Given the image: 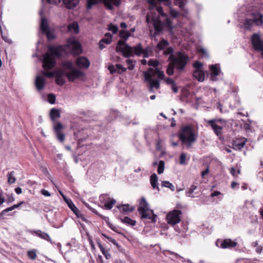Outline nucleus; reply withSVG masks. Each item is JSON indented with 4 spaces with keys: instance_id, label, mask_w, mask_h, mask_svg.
I'll use <instances>...</instances> for the list:
<instances>
[{
    "instance_id": "obj_61",
    "label": "nucleus",
    "mask_w": 263,
    "mask_h": 263,
    "mask_svg": "<svg viewBox=\"0 0 263 263\" xmlns=\"http://www.w3.org/2000/svg\"><path fill=\"white\" fill-rule=\"evenodd\" d=\"M199 51L203 54V55L206 58L209 57V54L205 49L201 47L199 49Z\"/></svg>"
},
{
    "instance_id": "obj_46",
    "label": "nucleus",
    "mask_w": 263,
    "mask_h": 263,
    "mask_svg": "<svg viewBox=\"0 0 263 263\" xmlns=\"http://www.w3.org/2000/svg\"><path fill=\"white\" fill-rule=\"evenodd\" d=\"M14 172L13 171H11V172L9 173L7 175L8 177V181L9 183L12 184L15 182L16 179L14 177Z\"/></svg>"
},
{
    "instance_id": "obj_24",
    "label": "nucleus",
    "mask_w": 263,
    "mask_h": 263,
    "mask_svg": "<svg viewBox=\"0 0 263 263\" xmlns=\"http://www.w3.org/2000/svg\"><path fill=\"white\" fill-rule=\"evenodd\" d=\"M61 194L63 196L64 200L67 204L68 207L71 209V210L73 212V213L76 215H78L79 214V210L74 204L72 200L70 199L67 198L61 192H60Z\"/></svg>"
},
{
    "instance_id": "obj_59",
    "label": "nucleus",
    "mask_w": 263,
    "mask_h": 263,
    "mask_svg": "<svg viewBox=\"0 0 263 263\" xmlns=\"http://www.w3.org/2000/svg\"><path fill=\"white\" fill-rule=\"evenodd\" d=\"M42 73L46 77L48 78H52L54 76V72H49L43 71Z\"/></svg>"
},
{
    "instance_id": "obj_8",
    "label": "nucleus",
    "mask_w": 263,
    "mask_h": 263,
    "mask_svg": "<svg viewBox=\"0 0 263 263\" xmlns=\"http://www.w3.org/2000/svg\"><path fill=\"white\" fill-rule=\"evenodd\" d=\"M67 44H66V49H70L71 53L73 55H77L82 52V47L80 43L74 37H70L67 40Z\"/></svg>"
},
{
    "instance_id": "obj_19",
    "label": "nucleus",
    "mask_w": 263,
    "mask_h": 263,
    "mask_svg": "<svg viewBox=\"0 0 263 263\" xmlns=\"http://www.w3.org/2000/svg\"><path fill=\"white\" fill-rule=\"evenodd\" d=\"M29 232L32 235H34L44 240L50 242L51 243H53L49 235L44 232L41 230H30Z\"/></svg>"
},
{
    "instance_id": "obj_6",
    "label": "nucleus",
    "mask_w": 263,
    "mask_h": 263,
    "mask_svg": "<svg viewBox=\"0 0 263 263\" xmlns=\"http://www.w3.org/2000/svg\"><path fill=\"white\" fill-rule=\"evenodd\" d=\"M211 127L214 134L219 138L222 135V130L226 125V121L221 118H215L206 121Z\"/></svg>"
},
{
    "instance_id": "obj_22",
    "label": "nucleus",
    "mask_w": 263,
    "mask_h": 263,
    "mask_svg": "<svg viewBox=\"0 0 263 263\" xmlns=\"http://www.w3.org/2000/svg\"><path fill=\"white\" fill-rule=\"evenodd\" d=\"M253 23L257 26H261L263 24V15L259 12H254L252 13Z\"/></svg>"
},
{
    "instance_id": "obj_50",
    "label": "nucleus",
    "mask_w": 263,
    "mask_h": 263,
    "mask_svg": "<svg viewBox=\"0 0 263 263\" xmlns=\"http://www.w3.org/2000/svg\"><path fill=\"white\" fill-rule=\"evenodd\" d=\"M127 64L128 65V67L127 68L129 70H132L134 69L135 68V62L134 61H133V60H131V59H128L126 60V61Z\"/></svg>"
},
{
    "instance_id": "obj_26",
    "label": "nucleus",
    "mask_w": 263,
    "mask_h": 263,
    "mask_svg": "<svg viewBox=\"0 0 263 263\" xmlns=\"http://www.w3.org/2000/svg\"><path fill=\"white\" fill-rule=\"evenodd\" d=\"M198 183L197 182H194L193 184H192L191 187L188 189L187 191L185 192V195L187 197H190L192 198H194L195 197L193 195V193L197 194L198 192H195V190L197 189Z\"/></svg>"
},
{
    "instance_id": "obj_16",
    "label": "nucleus",
    "mask_w": 263,
    "mask_h": 263,
    "mask_svg": "<svg viewBox=\"0 0 263 263\" xmlns=\"http://www.w3.org/2000/svg\"><path fill=\"white\" fill-rule=\"evenodd\" d=\"M209 69L211 71L210 79L213 81H217V76L221 73V70L219 65L215 64L211 65L209 66Z\"/></svg>"
},
{
    "instance_id": "obj_3",
    "label": "nucleus",
    "mask_w": 263,
    "mask_h": 263,
    "mask_svg": "<svg viewBox=\"0 0 263 263\" xmlns=\"http://www.w3.org/2000/svg\"><path fill=\"white\" fill-rule=\"evenodd\" d=\"M198 135L195 134L193 127L190 125L183 126L181 130L179 138L183 144L189 148L196 141Z\"/></svg>"
},
{
    "instance_id": "obj_21",
    "label": "nucleus",
    "mask_w": 263,
    "mask_h": 263,
    "mask_svg": "<svg viewBox=\"0 0 263 263\" xmlns=\"http://www.w3.org/2000/svg\"><path fill=\"white\" fill-rule=\"evenodd\" d=\"M247 141V139L245 138L236 139L233 143V148L237 150H240L244 147Z\"/></svg>"
},
{
    "instance_id": "obj_53",
    "label": "nucleus",
    "mask_w": 263,
    "mask_h": 263,
    "mask_svg": "<svg viewBox=\"0 0 263 263\" xmlns=\"http://www.w3.org/2000/svg\"><path fill=\"white\" fill-rule=\"evenodd\" d=\"M202 64L197 61H195L193 64V67L195 68V70H201V68H202Z\"/></svg>"
},
{
    "instance_id": "obj_9",
    "label": "nucleus",
    "mask_w": 263,
    "mask_h": 263,
    "mask_svg": "<svg viewBox=\"0 0 263 263\" xmlns=\"http://www.w3.org/2000/svg\"><path fill=\"white\" fill-rule=\"evenodd\" d=\"M124 40H120L118 41L116 47V51L122 53L124 57L129 58L133 57V48L128 44L125 43Z\"/></svg>"
},
{
    "instance_id": "obj_49",
    "label": "nucleus",
    "mask_w": 263,
    "mask_h": 263,
    "mask_svg": "<svg viewBox=\"0 0 263 263\" xmlns=\"http://www.w3.org/2000/svg\"><path fill=\"white\" fill-rule=\"evenodd\" d=\"M99 200L101 203H104L105 204L109 200V197L107 194H102L99 197Z\"/></svg>"
},
{
    "instance_id": "obj_31",
    "label": "nucleus",
    "mask_w": 263,
    "mask_h": 263,
    "mask_svg": "<svg viewBox=\"0 0 263 263\" xmlns=\"http://www.w3.org/2000/svg\"><path fill=\"white\" fill-rule=\"evenodd\" d=\"M170 45V43L168 41L162 39L157 44L156 46V48L159 50H164L167 47H168Z\"/></svg>"
},
{
    "instance_id": "obj_20",
    "label": "nucleus",
    "mask_w": 263,
    "mask_h": 263,
    "mask_svg": "<svg viewBox=\"0 0 263 263\" xmlns=\"http://www.w3.org/2000/svg\"><path fill=\"white\" fill-rule=\"evenodd\" d=\"M108 70L111 74L116 73H121L125 72L126 71V68L123 67V66L120 64H117L115 65L109 66Z\"/></svg>"
},
{
    "instance_id": "obj_4",
    "label": "nucleus",
    "mask_w": 263,
    "mask_h": 263,
    "mask_svg": "<svg viewBox=\"0 0 263 263\" xmlns=\"http://www.w3.org/2000/svg\"><path fill=\"white\" fill-rule=\"evenodd\" d=\"M138 211L142 219H148L150 222H156L157 215L154 214L153 210L149 209L148 204L144 197L141 199Z\"/></svg>"
},
{
    "instance_id": "obj_10",
    "label": "nucleus",
    "mask_w": 263,
    "mask_h": 263,
    "mask_svg": "<svg viewBox=\"0 0 263 263\" xmlns=\"http://www.w3.org/2000/svg\"><path fill=\"white\" fill-rule=\"evenodd\" d=\"M181 211L178 210H174L169 212L166 215V220L168 224L174 226L181 221Z\"/></svg>"
},
{
    "instance_id": "obj_29",
    "label": "nucleus",
    "mask_w": 263,
    "mask_h": 263,
    "mask_svg": "<svg viewBox=\"0 0 263 263\" xmlns=\"http://www.w3.org/2000/svg\"><path fill=\"white\" fill-rule=\"evenodd\" d=\"M97 244H98V246L101 252L103 254V255L106 258V259H110L111 257V255L109 253V250H105V248L101 243L100 240L97 241Z\"/></svg>"
},
{
    "instance_id": "obj_2",
    "label": "nucleus",
    "mask_w": 263,
    "mask_h": 263,
    "mask_svg": "<svg viewBox=\"0 0 263 263\" xmlns=\"http://www.w3.org/2000/svg\"><path fill=\"white\" fill-rule=\"evenodd\" d=\"M48 50L50 52L44 54L42 61L43 67L45 70L51 69L56 65L54 57L60 58L67 54L66 45L50 46Z\"/></svg>"
},
{
    "instance_id": "obj_11",
    "label": "nucleus",
    "mask_w": 263,
    "mask_h": 263,
    "mask_svg": "<svg viewBox=\"0 0 263 263\" xmlns=\"http://www.w3.org/2000/svg\"><path fill=\"white\" fill-rule=\"evenodd\" d=\"M253 48L257 51H261V56L263 57V42L260 39V35L257 33H254L251 39Z\"/></svg>"
},
{
    "instance_id": "obj_40",
    "label": "nucleus",
    "mask_w": 263,
    "mask_h": 263,
    "mask_svg": "<svg viewBox=\"0 0 263 263\" xmlns=\"http://www.w3.org/2000/svg\"><path fill=\"white\" fill-rule=\"evenodd\" d=\"M168 252L170 254L173 255L174 256L175 258L176 259H178V260H180L182 262L186 261V260H185L184 257L181 256L180 255H179L177 253L173 252H171V251H168ZM186 261H187V262H189L190 263H192V261H191V260H190V259H187Z\"/></svg>"
},
{
    "instance_id": "obj_18",
    "label": "nucleus",
    "mask_w": 263,
    "mask_h": 263,
    "mask_svg": "<svg viewBox=\"0 0 263 263\" xmlns=\"http://www.w3.org/2000/svg\"><path fill=\"white\" fill-rule=\"evenodd\" d=\"M77 66L82 69H87L90 65V62L84 57H80L76 61Z\"/></svg>"
},
{
    "instance_id": "obj_56",
    "label": "nucleus",
    "mask_w": 263,
    "mask_h": 263,
    "mask_svg": "<svg viewBox=\"0 0 263 263\" xmlns=\"http://www.w3.org/2000/svg\"><path fill=\"white\" fill-rule=\"evenodd\" d=\"M64 76H66V73L63 70H59L54 72V76L55 78H63Z\"/></svg>"
},
{
    "instance_id": "obj_28",
    "label": "nucleus",
    "mask_w": 263,
    "mask_h": 263,
    "mask_svg": "<svg viewBox=\"0 0 263 263\" xmlns=\"http://www.w3.org/2000/svg\"><path fill=\"white\" fill-rule=\"evenodd\" d=\"M150 183L154 189H156L158 191H160L158 185V177L155 173L152 174L150 177Z\"/></svg>"
},
{
    "instance_id": "obj_44",
    "label": "nucleus",
    "mask_w": 263,
    "mask_h": 263,
    "mask_svg": "<svg viewBox=\"0 0 263 263\" xmlns=\"http://www.w3.org/2000/svg\"><path fill=\"white\" fill-rule=\"evenodd\" d=\"M119 36L121 38L126 41L130 36V34L127 31L124 30H121L119 32Z\"/></svg>"
},
{
    "instance_id": "obj_12",
    "label": "nucleus",
    "mask_w": 263,
    "mask_h": 263,
    "mask_svg": "<svg viewBox=\"0 0 263 263\" xmlns=\"http://www.w3.org/2000/svg\"><path fill=\"white\" fill-rule=\"evenodd\" d=\"M152 70H148L144 73V77L145 81L148 83L150 85L149 91H153V88L158 89L160 87L159 81L157 80H153V74L151 73Z\"/></svg>"
},
{
    "instance_id": "obj_35",
    "label": "nucleus",
    "mask_w": 263,
    "mask_h": 263,
    "mask_svg": "<svg viewBox=\"0 0 263 263\" xmlns=\"http://www.w3.org/2000/svg\"><path fill=\"white\" fill-rule=\"evenodd\" d=\"M68 30L74 33H78L79 32V26L77 23L73 22L68 26Z\"/></svg>"
},
{
    "instance_id": "obj_15",
    "label": "nucleus",
    "mask_w": 263,
    "mask_h": 263,
    "mask_svg": "<svg viewBox=\"0 0 263 263\" xmlns=\"http://www.w3.org/2000/svg\"><path fill=\"white\" fill-rule=\"evenodd\" d=\"M84 73L77 69H73L70 72L66 73V76L70 82H73L77 79H78L84 76Z\"/></svg>"
},
{
    "instance_id": "obj_55",
    "label": "nucleus",
    "mask_w": 263,
    "mask_h": 263,
    "mask_svg": "<svg viewBox=\"0 0 263 263\" xmlns=\"http://www.w3.org/2000/svg\"><path fill=\"white\" fill-rule=\"evenodd\" d=\"M108 30L111 31L113 34H116L118 30V28L116 26L110 24L108 26Z\"/></svg>"
},
{
    "instance_id": "obj_43",
    "label": "nucleus",
    "mask_w": 263,
    "mask_h": 263,
    "mask_svg": "<svg viewBox=\"0 0 263 263\" xmlns=\"http://www.w3.org/2000/svg\"><path fill=\"white\" fill-rule=\"evenodd\" d=\"M175 231L178 233L181 232H185L187 230V228L186 224L184 223H181V228H179L178 226H175L174 228Z\"/></svg>"
},
{
    "instance_id": "obj_23",
    "label": "nucleus",
    "mask_w": 263,
    "mask_h": 263,
    "mask_svg": "<svg viewBox=\"0 0 263 263\" xmlns=\"http://www.w3.org/2000/svg\"><path fill=\"white\" fill-rule=\"evenodd\" d=\"M35 84L37 90H43L45 86V80L44 77L40 76H37L35 79Z\"/></svg>"
},
{
    "instance_id": "obj_60",
    "label": "nucleus",
    "mask_w": 263,
    "mask_h": 263,
    "mask_svg": "<svg viewBox=\"0 0 263 263\" xmlns=\"http://www.w3.org/2000/svg\"><path fill=\"white\" fill-rule=\"evenodd\" d=\"M100 41L101 42V43L109 44L111 43L112 39L110 37H105L101 39Z\"/></svg>"
},
{
    "instance_id": "obj_48",
    "label": "nucleus",
    "mask_w": 263,
    "mask_h": 263,
    "mask_svg": "<svg viewBox=\"0 0 263 263\" xmlns=\"http://www.w3.org/2000/svg\"><path fill=\"white\" fill-rule=\"evenodd\" d=\"M164 169V162L163 160H160L158 163V167L157 172L158 174H162Z\"/></svg>"
},
{
    "instance_id": "obj_63",
    "label": "nucleus",
    "mask_w": 263,
    "mask_h": 263,
    "mask_svg": "<svg viewBox=\"0 0 263 263\" xmlns=\"http://www.w3.org/2000/svg\"><path fill=\"white\" fill-rule=\"evenodd\" d=\"M165 81L166 83L168 85H173L175 83L174 80H173L172 79H171L170 78H166Z\"/></svg>"
},
{
    "instance_id": "obj_45",
    "label": "nucleus",
    "mask_w": 263,
    "mask_h": 263,
    "mask_svg": "<svg viewBox=\"0 0 263 263\" xmlns=\"http://www.w3.org/2000/svg\"><path fill=\"white\" fill-rule=\"evenodd\" d=\"M253 24V22L252 20H251V18H250V19L247 18V19L245 20V21L243 23V25H244L245 28L246 29L250 30V29H251Z\"/></svg>"
},
{
    "instance_id": "obj_52",
    "label": "nucleus",
    "mask_w": 263,
    "mask_h": 263,
    "mask_svg": "<svg viewBox=\"0 0 263 263\" xmlns=\"http://www.w3.org/2000/svg\"><path fill=\"white\" fill-rule=\"evenodd\" d=\"M48 101L51 104H54L55 101V96L53 93L48 94Z\"/></svg>"
},
{
    "instance_id": "obj_30",
    "label": "nucleus",
    "mask_w": 263,
    "mask_h": 263,
    "mask_svg": "<svg viewBox=\"0 0 263 263\" xmlns=\"http://www.w3.org/2000/svg\"><path fill=\"white\" fill-rule=\"evenodd\" d=\"M193 77L199 82L204 80L205 74L203 70H194Z\"/></svg>"
},
{
    "instance_id": "obj_17",
    "label": "nucleus",
    "mask_w": 263,
    "mask_h": 263,
    "mask_svg": "<svg viewBox=\"0 0 263 263\" xmlns=\"http://www.w3.org/2000/svg\"><path fill=\"white\" fill-rule=\"evenodd\" d=\"M175 4L178 6L181 11L182 15L186 18H189V10L185 7L187 4V0H175Z\"/></svg>"
},
{
    "instance_id": "obj_64",
    "label": "nucleus",
    "mask_w": 263,
    "mask_h": 263,
    "mask_svg": "<svg viewBox=\"0 0 263 263\" xmlns=\"http://www.w3.org/2000/svg\"><path fill=\"white\" fill-rule=\"evenodd\" d=\"M243 128L247 132L251 131L252 126L249 123H246L243 125Z\"/></svg>"
},
{
    "instance_id": "obj_1",
    "label": "nucleus",
    "mask_w": 263,
    "mask_h": 263,
    "mask_svg": "<svg viewBox=\"0 0 263 263\" xmlns=\"http://www.w3.org/2000/svg\"><path fill=\"white\" fill-rule=\"evenodd\" d=\"M174 52V49L172 47H167L163 51L164 55H169V62L166 69V73L168 76H172L175 73L180 74L183 72L190 61L188 55L181 51Z\"/></svg>"
},
{
    "instance_id": "obj_14",
    "label": "nucleus",
    "mask_w": 263,
    "mask_h": 263,
    "mask_svg": "<svg viewBox=\"0 0 263 263\" xmlns=\"http://www.w3.org/2000/svg\"><path fill=\"white\" fill-rule=\"evenodd\" d=\"M216 245L222 249H231L236 247L237 243L231 239H226L223 240H217Z\"/></svg>"
},
{
    "instance_id": "obj_57",
    "label": "nucleus",
    "mask_w": 263,
    "mask_h": 263,
    "mask_svg": "<svg viewBox=\"0 0 263 263\" xmlns=\"http://www.w3.org/2000/svg\"><path fill=\"white\" fill-rule=\"evenodd\" d=\"M55 83L60 86H62L65 83V81L63 78H55Z\"/></svg>"
},
{
    "instance_id": "obj_42",
    "label": "nucleus",
    "mask_w": 263,
    "mask_h": 263,
    "mask_svg": "<svg viewBox=\"0 0 263 263\" xmlns=\"http://www.w3.org/2000/svg\"><path fill=\"white\" fill-rule=\"evenodd\" d=\"M116 203V200L111 199L110 200V199L107 201L106 203H105L104 205L105 208L107 210H110L113 207L114 205Z\"/></svg>"
},
{
    "instance_id": "obj_32",
    "label": "nucleus",
    "mask_w": 263,
    "mask_h": 263,
    "mask_svg": "<svg viewBox=\"0 0 263 263\" xmlns=\"http://www.w3.org/2000/svg\"><path fill=\"white\" fill-rule=\"evenodd\" d=\"M25 202L24 201H21L17 204H15L13 205L12 206L7 208L3 210V214L4 215H7L8 216L12 215L11 213L7 214L9 212L12 211L13 210L19 208L22 204H24Z\"/></svg>"
},
{
    "instance_id": "obj_7",
    "label": "nucleus",
    "mask_w": 263,
    "mask_h": 263,
    "mask_svg": "<svg viewBox=\"0 0 263 263\" xmlns=\"http://www.w3.org/2000/svg\"><path fill=\"white\" fill-rule=\"evenodd\" d=\"M103 2L105 6L109 10L113 9L112 5L119 6L121 4V0H87V8L90 9L92 6Z\"/></svg>"
},
{
    "instance_id": "obj_38",
    "label": "nucleus",
    "mask_w": 263,
    "mask_h": 263,
    "mask_svg": "<svg viewBox=\"0 0 263 263\" xmlns=\"http://www.w3.org/2000/svg\"><path fill=\"white\" fill-rule=\"evenodd\" d=\"M61 65L63 68L70 70L74 69L73 66V63L70 61H64L62 62Z\"/></svg>"
},
{
    "instance_id": "obj_39",
    "label": "nucleus",
    "mask_w": 263,
    "mask_h": 263,
    "mask_svg": "<svg viewBox=\"0 0 263 263\" xmlns=\"http://www.w3.org/2000/svg\"><path fill=\"white\" fill-rule=\"evenodd\" d=\"M101 235L103 237H104L105 238H106L108 240L109 242H111L112 244H113L114 245L116 246L117 249H119L120 246L119 245V244L117 242V241L115 239L108 236L107 235H106V234H105L104 233H102Z\"/></svg>"
},
{
    "instance_id": "obj_51",
    "label": "nucleus",
    "mask_w": 263,
    "mask_h": 263,
    "mask_svg": "<svg viewBox=\"0 0 263 263\" xmlns=\"http://www.w3.org/2000/svg\"><path fill=\"white\" fill-rule=\"evenodd\" d=\"M27 255L31 259H35L36 257V254L35 250H30L27 252Z\"/></svg>"
},
{
    "instance_id": "obj_54",
    "label": "nucleus",
    "mask_w": 263,
    "mask_h": 263,
    "mask_svg": "<svg viewBox=\"0 0 263 263\" xmlns=\"http://www.w3.org/2000/svg\"><path fill=\"white\" fill-rule=\"evenodd\" d=\"M186 155L185 153H182L179 157V163L180 164H184L185 163Z\"/></svg>"
},
{
    "instance_id": "obj_36",
    "label": "nucleus",
    "mask_w": 263,
    "mask_h": 263,
    "mask_svg": "<svg viewBox=\"0 0 263 263\" xmlns=\"http://www.w3.org/2000/svg\"><path fill=\"white\" fill-rule=\"evenodd\" d=\"M120 220L122 221V222L128 226H134L136 224V220H133L127 216H125L123 218H121Z\"/></svg>"
},
{
    "instance_id": "obj_37",
    "label": "nucleus",
    "mask_w": 263,
    "mask_h": 263,
    "mask_svg": "<svg viewBox=\"0 0 263 263\" xmlns=\"http://www.w3.org/2000/svg\"><path fill=\"white\" fill-rule=\"evenodd\" d=\"M149 70H152L153 71H151V73L153 74V77L157 74L158 78L160 80L164 79L165 77L164 73L163 71L159 70L158 68H156L155 70H153V69L151 68Z\"/></svg>"
},
{
    "instance_id": "obj_62",
    "label": "nucleus",
    "mask_w": 263,
    "mask_h": 263,
    "mask_svg": "<svg viewBox=\"0 0 263 263\" xmlns=\"http://www.w3.org/2000/svg\"><path fill=\"white\" fill-rule=\"evenodd\" d=\"M48 40H53L54 39V35L50 32V30L45 33Z\"/></svg>"
},
{
    "instance_id": "obj_27",
    "label": "nucleus",
    "mask_w": 263,
    "mask_h": 263,
    "mask_svg": "<svg viewBox=\"0 0 263 263\" xmlns=\"http://www.w3.org/2000/svg\"><path fill=\"white\" fill-rule=\"evenodd\" d=\"M118 208L121 212L123 213L132 212L135 209L133 206H130L128 204L119 205L118 206Z\"/></svg>"
},
{
    "instance_id": "obj_58",
    "label": "nucleus",
    "mask_w": 263,
    "mask_h": 263,
    "mask_svg": "<svg viewBox=\"0 0 263 263\" xmlns=\"http://www.w3.org/2000/svg\"><path fill=\"white\" fill-rule=\"evenodd\" d=\"M170 14L172 17L176 18L179 15V13L174 9H171L170 11Z\"/></svg>"
},
{
    "instance_id": "obj_13",
    "label": "nucleus",
    "mask_w": 263,
    "mask_h": 263,
    "mask_svg": "<svg viewBox=\"0 0 263 263\" xmlns=\"http://www.w3.org/2000/svg\"><path fill=\"white\" fill-rule=\"evenodd\" d=\"M63 126L62 123L58 122L54 125L53 131L57 139L60 142H63L65 140V134L62 132Z\"/></svg>"
},
{
    "instance_id": "obj_47",
    "label": "nucleus",
    "mask_w": 263,
    "mask_h": 263,
    "mask_svg": "<svg viewBox=\"0 0 263 263\" xmlns=\"http://www.w3.org/2000/svg\"><path fill=\"white\" fill-rule=\"evenodd\" d=\"M143 57L144 58H147L149 57V53L152 52V48L150 46H147L145 48H143Z\"/></svg>"
},
{
    "instance_id": "obj_33",
    "label": "nucleus",
    "mask_w": 263,
    "mask_h": 263,
    "mask_svg": "<svg viewBox=\"0 0 263 263\" xmlns=\"http://www.w3.org/2000/svg\"><path fill=\"white\" fill-rule=\"evenodd\" d=\"M40 29L43 33H45L50 30L48 25L47 21L45 17H42L41 20Z\"/></svg>"
},
{
    "instance_id": "obj_34",
    "label": "nucleus",
    "mask_w": 263,
    "mask_h": 263,
    "mask_svg": "<svg viewBox=\"0 0 263 263\" xmlns=\"http://www.w3.org/2000/svg\"><path fill=\"white\" fill-rule=\"evenodd\" d=\"M60 112L59 109L57 108H52L50 111V118L52 121H54L57 119L60 118Z\"/></svg>"
},
{
    "instance_id": "obj_25",
    "label": "nucleus",
    "mask_w": 263,
    "mask_h": 263,
    "mask_svg": "<svg viewBox=\"0 0 263 263\" xmlns=\"http://www.w3.org/2000/svg\"><path fill=\"white\" fill-rule=\"evenodd\" d=\"M132 48L133 56L134 54L137 56H143L144 50L143 48H142L141 43H138Z\"/></svg>"
},
{
    "instance_id": "obj_5",
    "label": "nucleus",
    "mask_w": 263,
    "mask_h": 263,
    "mask_svg": "<svg viewBox=\"0 0 263 263\" xmlns=\"http://www.w3.org/2000/svg\"><path fill=\"white\" fill-rule=\"evenodd\" d=\"M153 24L155 29L154 35H157L162 33L164 28L172 31L173 29V23L171 18L166 17L163 22L157 19L152 18Z\"/></svg>"
},
{
    "instance_id": "obj_41",
    "label": "nucleus",
    "mask_w": 263,
    "mask_h": 263,
    "mask_svg": "<svg viewBox=\"0 0 263 263\" xmlns=\"http://www.w3.org/2000/svg\"><path fill=\"white\" fill-rule=\"evenodd\" d=\"M161 186L169 188L172 191H174L175 190L174 185L168 181H163L161 182Z\"/></svg>"
}]
</instances>
